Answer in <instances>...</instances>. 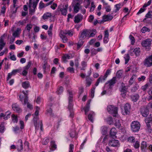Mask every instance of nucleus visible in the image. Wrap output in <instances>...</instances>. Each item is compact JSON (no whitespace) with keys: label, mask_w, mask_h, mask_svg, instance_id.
I'll return each mask as SVG.
<instances>
[{"label":"nucleus","mask_w":152,"mask_h":152,"mask_svg":"<svg viewBox=\"0 0 152 152\" xmlns=\"http://www.w3.org/2000/svg\"><path fill=\"white\" fill-rule=\"evenodd\" d=\"M24 146L23 144V141L21 140H19L18 141L16 148L18 152H21L23 150L25 151H28L29 149V143L27 141H25L24 143Z\"/></svg>","instance_id":"1"},{"label":"nucleus","mask_w":152,"mask_h":152,"mask_svg":"<svg viewBox=\"0 0 152 152\" xmlns=\"http://www.w3.org/2000/svg\"><path fill=\"white\" fill-rule=\"evenodd\" d=\"M116 77H113L111 80L107 82L104 87L105 88H108V91L109 93H111L112 91V88L114 85L116 83Z\"/></svg>","instance_id":"2"},{"label":"nucleus","mask_w":152,"mask_h":152,"mask_svg":"<svg viewBox=\"0 0 152 152\" xmlns=\"http://www.w3.org/2000/svg\"><path fill=\"white\" fill-rule=\"evenodd\" d=\"M107 110L109 113L113 114L114 117H116L117 114L118 108L113 105H109L107 107Z\"/></svg>","instance_id":"3"},{"label":"nucleus","mask_w":152,"mask_h":152,"mask_svg":"<svg viewBox=\"0 0 152 152\" xmlns=\"http://www.w3.org/2000/svg\"><path fill=\"white\" fill-rule=\"evenodd\" d=\"M140 126V123L137 121H134L131 124V129L134 132L138 131Z\"/></svg>","instance_id":"4"},{"label":"nucleus","mask_w":152,"mask_h":152,"mask_svg":"<svg viewBox=\"0 0 152 152\" xmlns=\"http://www.w3.org/2000/svg\"><path fill=\"white\" fill-rule=\"evenodd\" d=\"M144 65L146 67L152 66V54L147 57L143 61Z\"/></svg>","instance_id":"5"},{"label":"nucleus","mask_w":152,"mask_h":152,"mask_svg":"<svg viewBox=\"0 0 152 152\" xmlns=\"http://www.w3.org/2000/svg\"><path fill=\"white\" fill-rule=\"evenodd\" d=\"M29 14L31 15L34 14L35 12V9L37 5H34V3L32 2V0H29Z\"/></svg>","instance_id":"6"},{"label":"nucleus","mask_w":152,"mask_h":152,"mask_svg":"<svg viewBox=\"0 0 152 152\" xmlns=\"http://www.w3.org/2000/svg\"><path fill=\"white\" fill-rule=\"evenodd\" d=\"M22 93L24 94L25 97L23 99V97L21 95L19 96L20 100L22 102L23 104L25 105L26 104L28 100V91H23Z\"/></svg>","instance_id":"7"},{"label":"nucleus","mask_w":152,"mask_h":152,"mask_svg":"<svg viewBox=\"0 0 152 152\" xmlns=\"http://www.w3.org/2000/svg\"><path fill=\"white\" fill-rule=\"evenodd\" d=\"M81 3L79 2L74 1L72 7H73V10L75 13H77L81 8H83V6L81 5Z\"/></svg>","instance_id":"8"},{"label":"nucleus","mask_w":152,"mask_h":152,"mask_svg":"<svg viewBox=\"0 0 152 152\" xmlns=\"http://www.w3.org/2000/svg\"><path fill=\"white\" fill-rule=\"evenodd\" d=\"M89 30L84 29L80 33L79 35V38L81 39H84L86 37H88L89 34Z\"/></svg>","instance_id":"9"},{"label":"nucleus","mask_w":152,"mask_h":152,"mask_svg":"<svg viewBox=\"0 0 152 152\" xmlns=\"http://www.w3.org/2000/svg\"><path fill=\"white\" fill-rule=\"evenodd\" d=\"M152 40L151 39L148 38L142 41V46L144 47H148V50H149L150 48H149L151 45Z\"/></svg>","instance_id":"10"},{"label":"nucleus","mask_w":152,"mask_h":152,"mask_svg":"<svg viewBox=\"0 0 152 152\" xmlns=\"http://www.w3.org/2000/svg\"><path fill=\"white\" fill-rule=\"evenodd\" d=\"M68 7V5L66 4L63 7V8H61L59 6H58L56 11L58 12L61 11L62 15H66L67 13V9Z\"/></svg>","instance_id":"11"},{"label":"nucleus","mask_w":152,"mask_h":152,"mask_svg":"<svg viewBox=\"0 0 152 152\" xmlns=\"http://www.w3.org/2000/svg\"><path fill=\"white\" fill-rule=\"evenodd\" d=\"M72 129H70L69 132L70 137L73 138L76 136V134L75 133V126L74 125H72Z\"/></svg>","instance_id":"12"},{"label":"nucleus","mask_w":152,"mask_h":152,"mask_svg":"<svg viewBox=\"0 0 152 152\" xmlns=\"http://www.w3.org/2000/svg\"><path fill=\"white\" fill-rule=\"evenodd\" d=\"M83 18V16L81 14H78L75 17L74 22L75 23H78L81 21Z\"/></svg>","instance_id":"13"},{"label":"nucleus","mask_w":152,"mask_h":152,"mask_svg":"<svg viewBox=\"0 0 152 152\" xmlns=\"http://www.w3.org/2000/svg\"><path fill=\"white\" fill-rule=\"evenodd\" d=\"M12 107L13 110L17 112H20L22 111V110L19 106L16 103L13 104L12 105Z\"/></svg>","instance_id":"14"},{"label":"nucleus","mask_w":152,"mask_h":152,"mask_svg":"<svg viewBox=\"0 0 152 152\" xmlns=\"http://www.w3.org/2000/svg\"><path fill=\"white\" fill-rule=\"evenodd\" d=\"M109 144L110 145L113 147L118 146L119 145L118 141L115 140H110Z\"/></svg>","instance_id":"15"},{"label":"nucleus","mask_w":152,"mask_h":152,"mask_svg":"<svg viewBox=\"0 0 152 152\" xmlns=\"http://www.w3.org/2000/svg\"><path fill=\"white\" fill-rule=\"evenodd\" d=\"M141 112L143 117H146L149 114V110L148 109L143 108L141 109Z\"/></svg>","instance_id":"16"},{"label":"nucleus","mask_w":152,"mask_h":152,"mask_svg":"<svg viewBox=\"0 0 152 152\" xmlns=\"http://www.w3.org/2000/svg\"><path fill=\"white\" fill-rule=\"evenodd\" d=\"M106 78L104 76H101L97 80V82L95 84V86H97L98 85L100 82L102 83L104 82Z\"/></svg>","instance_id":"17"},{"label":"nucleus","mask_w":152,"mask_h":152,"mask_svg":"<svg viewBox=\"0 0 152 152\" xmlns=\"http://www.w3.org/2000/svg\"><path fill=\"white\" fill-rule=\"evenodd\" d=\"M130 106L128 103L124 105V109L125 113L126 114H129L130 113Z\"/></svg>","instance_id":"18"},{"label":"nucleus","mask_w":152,"mask_h":152,"mask_svg":"<svg viewBox=\"0 0 152 152\" xmlns=\"http://www.w3.org/2000/svg\"><path fill=\"white\" fill-rule=\"evenodd\" d=\"M113 18V17L110 15H105L103 17V20L104 21L110 20Z\"/></svg>","instance_id":"19"},{"label":"nucleus","mask_w":152,"mask_h":152,"mask_svg":"<svg viewBox=\"0 0 152 152\" xmlns=\"http://www.w3.org/2000/svg\"><path fill=\"white\" fill-rule=\"evenodd\" d=\"M21 30L19 28H18L12 34V35L15 38L18 37L21 33Z\"/></svg>","instance_id":"20"},{"label":"nucleus","mask_w":152,"mask_h":152,"mask_svg":"<svg viewBox=\"0 0 152 152\" xmlns=\"http://www.w3.org/2000/svg\"><path fill=\"white\" fill-rule=\"evenodd\" d=\"M147 147V145L146 142L145 141L142 142L141 144V148L143 152H145L146 151Z\"/></svg>","instance_id":"21"},{"label":"nucleus","mask_w":152,"mask_h":152,"mask_svg":"<svg viewBox=\"0 0 152 152\" xmlns=\"http://www.w3.org/2000/svg\"><path fill=\"white\" fill-rule=\"evenodd\" d=\"M91 100H88L86 104V106L84 108V110L85 114H86L89 111L90 108V104Z\"/></svg>","instance_id":"22"},{"label":"nucleus","mask_w":152,"mask_h":152,"mask_svg":"<svg viewBox=\"0 0 152 152\" xmlns=\"http://www.w3.org/2000/svg\"><path fill=\"white\" fill-rule=\"evenodd\" d=\"M22 86L24 88L26 89L29 87L30 86L29 82L28 81L23 82L22 83Z\"/></svg>","instance_id":"23"},{"label":"nucleus","mask_w":152,"mask_h":152,"mask_svg":"<svg viewBox=\"0 0 152 152\" xmlns=\"http://www.w3.org/2000/svg\"><path fill=\"white\" fill-rule=\"evenodd\" d=\"M71 58V56L67 54L64 55L62 57V60L65 63L67 61V60L70 59Z\"/></svg>","instance_id":"24"},{"label":"nucleus","mask_w":152,"mask_h":152,"mask_svg":"<svg viewBox=\"0 0 152 152\" xmlns=\"http://www.w3.org/2000/svg\"><path fill=\"white\" fill-rule=\"evenodd\" d=\"M63 34L66 35H68L70 37L72 36L73 32L71 30H65L63 32Z\"/></svg>","instance_id":"25"},{"label":"nucleus","mask_w":152,"mask_h":152,"mask_svg":"<svg viewBox=\"0 0 152 152\" xmlns=\"http://www.w3.org/2000/svg\"><path fill=\"white\" fill-rule=\"evenodd\" d=\"M50 149L52 151L56 149L57 148V146L55 144V142L53 140L51 141L50 142Z\"/></svg>","instance_id":"26"},{"label":"nucleus","mask_w":152,"mask_h":152,"mask_svg":"<svg viewBox=\"0 0 152 152\" xmlns=\"http://www.w3.org/2000/svg\"><path fill=\"white\" fill-rule=\"evenodd\" d=\"M52 16L51 14L50 13L48 12L45 13L42 16V18L44 20L50 18Z\"/></svg>","instance_id":"27"},{"label":"nucleus","mask_w":152,"mask_h":152,"mask_svg":"<svg viewBox=\"0 0 152 152\" xmlns=\"http://www.w3.org/2000/svg\"><path fill=\"white\" fill-rule=\"evenodd\" d=\"M5 45V43L4 42V39L2 38L0 39V51L3 49Z\"/></svg>","instance_id":"28"},{"label":"nucleus","mask_w":152,"mask_h":152,"mask_svg":"<svg viewBox=\"0 0 152 152\" xmlns=\"http://www.w3.org/2000/svg\"><path fill=\"white\" fill-rule=\"evenodd\" d=\"M139 96L138 94H136L132 96V100L134 102H136L139 99Z\"/></svg>","instance_id":"29"},{"label":"nucleus","mask_w":152,"mask_h":152,"mask_svg":"<svg viewBox=\"0 0 152 152\" xmlns=\"http://www.w3.org/2000/svg\"><path fill=\"white\" fill-rule=\"evenodd\" d=\"M94 115V113L93 112L91 111L90 114L88 115V120L91 122H93V116Z\"/></svg>","instance_id":"30"},{"label":"nucleus","mask_w":152,"mask_h":152,"mask_svg":"<svg viewBox=\"0 0 152 152\" xmlns=\"http://www.w3.org/2000/svg\"><path fill=\"white\" fill-rule=\"evenodd\" d=\"M139 88V85L137 84H136L131 88V91L132 92H135Z\"/></svg>","instance_id":"31"},{"label":"nucleus","mask_w":152,"mask_h":152,"mask_svg":"<svg viewBox=\"0 0 152 152\" xmlns=\"http://www.w3.org/2000/svg\"><path fill=\"white\" fill-rule=\"evenodd\" d=\"M116 133V131L115 128H112L110 131V134L111 136L115 137Z\"/></svg>","instance_id":"32"},{"label":"nucleus","mask_w":152,"mask_h":152,"mask_svg":"<svg viewBox=\"0 0 152 152\" xmlns=\"http://www.w3.org/2000/svg\"><path fill=\"white\" fill-rule=\"evenodd\" d=\"M115 126L117 128H119L121 126V124L119 120L118 119H116L115 120Z\"/></svg>","instance_id":"33"},{"label":"nucleus","mask_w":152,"mask_h":152,"mask_svg":"<svg viewBox=\"0 0 152 152\" xmlns=\"http://www.w3.org/2000/svg\"><path fill=\"white\" fill-rule=\"evenodd\" d=\"M65 35L63 33V34H61L60 36V37L62 39L64 43L66 42L67 41V39Z\"/></svg>","instance_id":"34"},{"label":"nucleus","mask_w":152,"mask_h":152,"mask_svg":"<svg viewBox=\"0 0 152 152\" xmlns=\"http://www.w3.org/2000/svg\"><path fill=\"white\" fill-rule=\"evenodd\" d=\"M134 53L135 54L136 56L139 55L140 52V49L139 48H135L133 51Z\"/></svg>","instance_id":"35"},{"label":"nucleus","mask_w":152,"mask_h":152,"mask_svg":"<svg viewBox=\"0 0 152 152\" xmlns=\"http://www.w3.org/2000/svg\"><path fill=\"white\" fill-rule=\"evenodd\" d=\"M90 33L88 37H94L96 33V30L95 29H93L92 30H89Z\"/></svg>","instance_id":"36"},{"label":"nucleus","mask_w":152,"mask_h":152,"mask_svg":"<svg viewBox=\"0 0 152 152\" xmlns=\"http://www.w3.org/2000/svg\"><path fill=\"white\" fill-rule=\"evenodd\" d=\"M87 62L84 61H83L81 62V65L82 67L81 68V70H84L85 67L87 66Z\"/></svg>","instance_id":"37"},{"label":"nucleus","mask_w":152,"mask_h":152,"mask_svg":"<svg viewBox=\"0 0 152 152\" xmlns=\"http://www.w3.org/2000/svg\"><path fill=\"white\" fill-rule=\"evenodd\" d=\"M107 128L105 126H103L101 128L102 133L103 135H105L107 132Z\"/></svg>","instance_id":"38"},{"label":"nucleus","mask_w":152,"mask_h":152,"mask_svg":"<svg viewBox=\"0 0 152 152\" xmlns=\"http://www.w3.org/2000/svg\"><path fill=\"white\" fill-rule=\"evenodd\" d=\"M135 77V76L134 75H133L132 77L130 78L129 82V86H131L132 85L133 82L134 81V79Z\"/></svg>","instance_id":"39"},{"label":"nucleus","mask_w":152,"mask_h":152,"mask_svg":"<svg viewBox=\"0 0 152 152\" xmlns=\"http://www.w3.org/2000/svg\"><path fill=\"white\" fill-rule=\"evenodd\" d=\"M69 94V103H71L72 102V92L68 91Z\"/></svg>","instance_id":"40"},{"label":"nucleus","mask_w":152,"mask_h":152,"mask_svg":"<svg viewBox=\"0 0 152 152\" xmlns=\"http://www.w3.org/2000/svg\"><path fill=\"white\" fill-rule=\"evenodd\" d=\"M31 61H29L28 63L27 64L26 66H25L23 67V69H25L28 71V69L31 66Z\"/></svg>","instance_id":"41"},{"label":"nucleus","mask_w":152,"mask_h":152,"mask_svg":"<svg viewBox=\"0 0 152 152\" xmlns=\"http://www.w3.org/2000/svg\"><path fill=\"white\" fill-rule=\"evenodd\" d=\"M12 121L13 123H17L18 121V119L17 116L13 114L12 116Z\"/></svg>","instance_id":"42"},{"label":"nucleus","mask_w":152,"mask_h":152,"mask_svg":"<svg viewBox=\"0 0 152 152\" xmlns=\"http://www.w3.org/2000/svg\"><path fill=\"white\" fill-rule=\"evenodd\" d=\"M150 31V29L145 26L143 27L141 29V31L142 33H145L146 32Z\"/></svg>","instance_id":"43"},{"label":"nucleus","mask_w":152,"mask_h":152,"mask_svg":"<svg viewBox=\"0 0 152 152\" xmlns=\"http://www.w3.org/2000/svg\"><path fill=\"white\" fill-rule=\"evenodd\" d=\"M127 90V88L126 86L122 84L121 86V93H126Z\"/></svg>","instance_id":"44"},{"label":"nucleus","mask_w":152,"mask_h":152,"mask_svg":"<svg viewBox=\"0 0 152 152\" xmlns=\"http://www.w3.org/2000/svg\"><path fill=\"white\" fill-rule=\"evenodd\" d=\"M4 123H1L0 125V133H2L4 132Z\"/></svg>","instance_id":"45"},{"label":"nucleus","mask_w":152,"mask_h":152,"mask_svg":"<svg viewBox=\"0 0 152 152\" xmlns=\"http://www.w3.org/2000/svg\"><path fill=\"white\" fill-rule=\"evenodd\" d=\"M107 123L109 124H112L113 123V120L111 117H109L107 118Z\"/></svg>","instance_id":"46"},{"label":"nucleus","mask_w":152,"mask_h":152,"mask_svg":"<svg viewBox=\"0 0 152 152\" xmlns=\"http://www.w3.org/2000/svg\"><path fill=\"white\" fill-rule=\"evenodd\" d=\"M49 141V139L47 138H44L42 141V143L44 145H47Z\"/></svg>","instance_id":"47"},{"label":"nucleus","mask_w":152,"mask_h":152,"mask_svg":"<svg viewBox=\"0 0 152 152\" xmlns=\"http://www.w3.org/2000/svg\"><path fill=\"white\" fill-rule=\"evenodd\" d=\"M86 78L87 84L88 86H89L91 84V80L88 76H86Z\"/></svg>","instance_id":"48"},{"label":"nucleus","mask_w":152,"mask_h":152,"mask_svg":"<svg viewBox=\"0 0 152 152\" xmlns=\"http://www.w3.org/2000/svg\"><path fill=\"white\" fill-rule=\"evenodd\" d=\"M95 87H93L91 89L90 94L91 97L92 98H93L94 96V94L95 92Z\"/></svg>","instance_id":"49"},{"label":"nucleus","mask_w":152,"mask_h":152,"mask_svg":"<svg viewBox=\"0 0 152 152\" xmlns=\"http://www.w3.org/2000/svg\"><path fill=\"white\" fill-rule=\"evenodd\" d=\"M63 91V88L62 86H60L59 87V88L57 90V91L56 92L58 94H61Z\"/></svg>","instance_id":"50"},{"label":"nucleus","mask_w":152,"mask_h":152,"mask_svg":"<svg viewBox=\"0 0 152 152\" xmlns=\"http://www.w3.org/2000/svg\"><path fill=\"white\" fill-rule=\"evenodd\" d=\"M122 75V72L121 71L119 70L117 71L116 74V76L117 77L120 78Z\"/></svg>","instance_id":"51"},{"label":"nucleus","mask_w":152,"mask_h":152,"mask_svg":"<svg viewBox=\"0 0 152 152\" xmlns=\"http://www.w3.org/2000/svg\"><path fill=\"white\" fill-rule=\"evenodd\" d=\"M21 71V69H14L12 71L11 73L13 75H15L17 73L20 72Z\"/></svg>","instance_id":"52"},{"label":"nucleus","mask_w":152,"mask_h":152,"mask_svg":"<svg viewBox=\"0 0 152 152\" xmlns=\"http://www.w3.org/2000/svg\"><path fill=\"white\" fill-rule=\"evenodd\" d=\"M128 140L130 142L134 143L135 141V138L132 136L128 138Z\"/></svg>","instance_id":"53"},{"label":"nucleus","mask_w":152,"mask_h":152,"mask_svg":"<svg viewBox=\"0 0 152 152\" xmlns=\"http://www.w3.org/2000/svg\"><path fill=\"white\" fill-rule=\"evenodd\" d=\"M125 59V64H127L129 60V56L128 54L125 55V56L124 57Z\"/></svg>","instance_id":"54"},{"label":"nucleus","mask_w":152,"mask_h":152,"mask_svg":"<svg viewBox=\"0 0 152 152\" xmlns=\"http://www.w3.org/2000/svg\"><path fill=\"white\" fill-rule=\"evenodd\" d=\"M129 38L131 41V44L132 45H134L135 43V39L134 37L132 35H130L129 36Z\"/></svg>","instance_id":"55"},{"label":"nucleus","mask_w":152,"mask_h":152,"mask_svg":"<svg viewBox=\"0 0 152 152\" xmlns=\"http://www.w3.org/2000/svg\"><path fill=\"white\" fill-rule=\"evenodd\" d=\"M32 25L31 24H27L26 26V28L27 30H28V32H29L30 31L31 29L32 28Z\"/></svg>","instance_id":"56"},{"label":"nucleus","mask_w":152,"mask_h":152,"mask_svg":"<svg viewBox=\"0 0 152 152\" xmlns=\"http://www.w3.org/2000/svg\"><path fill=\"white\" fill-rule=\"evenodd\" d=\"M47 113L49 115L51 116H53V114L52 113V110L50 108L47 110Z\"/></svg>","instance_id":"57"},{"label":"nucleus","mask_w":152,"mask_h":152,"mask_svg":"<svg viewBox=\"0 0 152 152\" xmlns=\"http://www.w3.org/2000/svg\"><path fill=\"white\" fill-rule=\"evenodd\" d=\"M82 39H80L79 42L77 43V48H79L82 46L83 43V41L82 40Z\"/></svg>","instance_id":"58"},{"label":"nucleus","mask_w":152,"mask_h":152,"mask_svg":"<svg viewBox=\"0 0 152 152\" xmlns=\"http://www.w3.org/2000/svg\"><path fill=\"white\" fill-rule=\"evenodd\" d=\"M37 118H34V125L35 126L36 130H38L39 128V126H37Z\"/></svg>","instance_id":"59"},{"label":"nucleus","mask_w":152,"mask_h":152,"mask_svg":"<svg viewBox=\"0 0 152 152\" xmlns=\"http://www.w3.org/2000/svg\"><path fill=\"white\" fill-rule=\"evenodd\" d=\"M74 145L72 144H70L69 146V152H73Z\"/></svg>","instance_id":"60"},{"label":"nucleus","mask_w":152,"mask_h":152,"mask_svg":"<svg viewBox=\"0 0 152 152\" xmlns=\"http://www.w3.org/2000/svg\"><path fill=\"white\" fill-rule=\"evenodd\" d=\"M121 4H116L115 5V7L116 8L115 10V12H117L121 8Z\"/></svg>","instance_id":"61"},{"label":"nucleus","mask_w":152,"mask_h":152,"mask_svg":"<svg viewBox=\"0 0 152 152\" xmlns=\"http://www.w3.org/2000/svg\"><path fill=\"white\" fill-rule=\"evenodd\" d=\"M134 146L135 148H138L140 146L139 142L138 141H136L134 144Z\"/></svg>","instance_id":"62"},{"label":"nucleus","mask_w":152,"mask_h":152,"mask_svg":"<svg viewBox=\"0 0 152 152\" xmlns=\"http://www.w3.org/2000/svg\"><path fill=\"white\" fill-rule=\"evenodd\" d=\"M45 4L42 1H40L39 4V8L40 9H42V8L45 7Z\"/></svg>","instance_id":"63"},{"label":"nucleus","mask_w":152,"mask_h":152,"mask_svg":"<svg viewBox=\"0 0 152 152\" xmlns=\"http://www.w3.org/2000/svg\"><path fill=\"white\" fill-rule=\"evenodd\" d=\"M152 15V11H149V12L146 14L145 17L147 18H150L151 16Z\"/></svg>","instance_id":"64"}]
</instances>
